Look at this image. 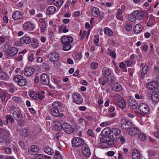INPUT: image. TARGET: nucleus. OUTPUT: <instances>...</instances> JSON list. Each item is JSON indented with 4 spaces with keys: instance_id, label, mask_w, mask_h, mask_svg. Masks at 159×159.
Instances as JSON below:
<instances>
[{
    "instance_id": "1",
    "label": "nucleus",
    "mask_w": 159,
    "mask_h": 159,
    "mask_svg": "<svg viewBox=\"0 0 159 159\" xmlns=\"http://www.w3.org/2000/svg\"><path fill=\"white\" fill-rule=\"evenodd\" d=\"M101 134L103 136H108L101 137L100 143H99L102 148H108L109 145L113 144L114 140L118 139L121 134V130L118 128L111 129L107 127L102 130Z\"/></svg>"
},
{
    "instance_id": "2",
    "label": "nucleus",
    "mask_w": 159,
    "mask_h": 159,
    "mask_svg": "<svg viewBox=\"0 0 159 159\" xmlns=\"http://www.w3.org/2000/svg\"><path fill=\"white\" fill-rule=\"evenodd\" d=\"M144 17L143 14L139 11H135L132 14L131 16L129 17V20L131 22L135 20H142Z\"/></svg>"
},
{
    "instance_id": "3",
    "label": "nucleus",
    "mask_w": 159,
    "mask_h": 159,
    "mask_svg": "<svg viewBox=\"0 0 159 159\" xmlns=\"http://www.w3.org/2000/svg\"><path fill=\"white\" fill-rule=\"evenodd\" d=\"M14 80L17 82V84L20 86H23L26 85L27 81L24 77L20 75H18L13 78Z\"/></svg>"
},
{
    "instance_id": "4",
    "label": "nucleus",
    "mask_w": 159,
    "mask_h": 159,
    "mask_svg": "<svg viewBox=\"0 0 159 159\" xmlns=\"http://www.w3.org/2000/svg\"><path fill=\"white\" fill-rule=\"evenodd\" d=\"M73 102L78 105L82 104L83 98L81 95L77 93H75L72 94Z\"/></svg>"
},
{
    "instance_id": "5",
    "label": "nucleus",
    "mask_w": 159,
    "mask_h": 159,
    "mask_svg": "<svg viewBox=\"0 0 159 159\" xmlns=\"http://www.w3.org/2000/svg\"><path fill=\"white\" fill-rule=\"evenodd\" d=\"M18 50L15 47H10L7 48L5 50V53L7 56L9 57H12L15 56L18 52Z\"/></svg>"
},
{
    "instance_id": "6",
    "label": "nucleus",
    "mask_w": 159,
    "mask_h": 159,
    "mask_svg": "<svg viewBox=\"0 0 159 159\" xmlns=\"http://www.w3.org/2000/svg\"><path fill=\"white\" fill-rule=\"evenodd\" d=\"M62 128L64 131L68 134H71L74 131L73 126L67 123H64L63 124Z\"/></svg>"
},
{
    "instance_id": "7",
    "label": "nucleus",
    "mask_w": 159,
    "mask_h": 159,
    "mask_svg": "<svg viewBox=\"0 0 159 159\" xmlns=\"http://www.w3.org/2000/svg\"><path fill=\"white\" fill-rule=\"evenodd\" d=\"M84 144V140L80 138H76L72 140V145L76 147H80Z\"/></svg>"
},
{
    "instance_id": "8",
    "label": "nucleus",
    "mask_w": 159,
    "mask_h": 159,
    "mask_svg": "<svg viewBox=\"0 0 159 159\" xmlns=\"http://www.w3.org/2000/svg\"><path fill=\"white\" fill-rule=\"evenodd\" d=\"M139 108L140 111L143 113L148 114L149 112V107L146 104L144 103L140 104L139 106Z\"/></svg>"
},
{
    "instance_id": "9",
    "label": "nucleus",
    "mask_w": 159,
    "mask_h": 159,
    "mask_svg": "<svg viewBox=\"0 0 159 159\" xmlns=\"http://www.w3.org/2000/svg\"><path fill=\"white\" fill-rule=\"evenodd\" d=\"M28 151L30 154L35 155L38 153L39 149L37 146L33 145L29 148Z\"/></svg>"
},
{
    "instance_id": "10",
    "label": "nucleus",
    "mask_w": 159,
    "mask_h": 159,
    "mask_svg": "<svg viewBox=\"0 0 159 159\" xmlns=\"http://www.w3.org/2000/svg\"><path fill=\"white\" fill-rule=\"evenodd\" d=\"M40 80L42 84L44 85H46L49 83V77L47 74L43 73L40 75Z\"/></svg>"
},
{
    "instance_id": "11",
    "label": "nucleus",
    "mask_w": 159,
    "mask_h": 159,
    "mask_svg": "<svg viewBox=\"0 0 159 159\" xmlns=\"http://www.w3.org/2000/svg\"><path fill=\"white\" fill-rule=\"evenodd\" d=\"M34 69L31 67H27L25 69V75L27 76H30L33 74L34 72Z\"/></svg>"
},
{
    "instance_id": "12",
    "label": "nucleus",
    "mask_w": 159,
    "mask_h": 159,
    "mask_svg": "<svg viewBox=\"0 0 159 159\" xmlns=\"http://www.w3.org/2000/svg\"><path fill=\"white\" fill-rule=\"evenodd\" d=\"M23 28L24 29L27 30H32L35 28L34 25L32 23L27 21L25 22L23 25Z\"/></svg>"
},
{
    "instance_id": "13",
    "label": "nucleus",
    "mask_w": 159,
    "mask_h": 159,
    "mask_svg": "<svg viewBox=\"0 0 159 159\" xmlns=\"http://www.w3.org/2000/svg\"><path fill=\"white\" fill-rule=\"evenodd\" d=\"M82 152L83 155L85 157H88L90 156L91 152L88 145H85L83 146Z\"/></svg>"
},
{
    "instance_id": "14",
    "label": "nucleus",
    "mask_w": 159,
    "mask_h": 159,
    "mask_svg": "<svg viewBox=\"0 0 159 159\" xmlns=\"http://www.w3.org/2000/svg\"><path fill=\"white\" fill-rule=\"evenodd\" d=\"M127 129H128V134L131 136L136 135L139 132V129L135 127H133L130 129L127 128Z\"/></svg>"
},
{
    "instance_id": "15",
    "label": "nucleus",
    "mask_w": 159,
    "mask_h": 159,
    "mask_svg": "<svg viewBox=\"0 0 159 159\" xmlns=\"http://www.w3.org/2000/svg\"><path fill=\"white\" fill-rule=\"evenodd\" d=\"M61 41L63 44V48L64 50L67 51L70 49L71 46L70 43H72L73 40H61Z\"/></svg>"
},
{
    "instance_id": "16",
    "label": "nucleus",
    "mask_w": 159,
    "mask_h": 159,
    "mask_svg": "<svg viewBox=\"0 0 159 159\" xmlns=\"http://www.w3.org/2000/svg\"><path fill=\"white\" fill-rule=\"evenodd\" d=\"M129 104L130 106L133 109H136L138 106V103L136 100L132 97L129 98Z\"/></svg>"
},
{
    "instance_id": "17",
    "label": "nucleus",
    "mask_w": 159,
    "mask_h": 159,
    "mask_svg": "<svg viewBox=\"0 0 159 159\" xmlns=\"http://www.w3.org/2000/svg\"><path fill=\"white\" fill-rule=\"evenodd\" d=\"M23 16V13L19 11H15L12 15V18L14 20H17L21 18Z\"/></svg>"
},
{
    "instance_id": "18",
    "label": "nucleus",
    "mask_w": 159,
    "mask_h": 159,
    "mask_svg": "<svg viewBox=\"0 0 159 159\" xmlns=\"http://www.w3.org/2000/svg\"><path fill=\"white\" fill-rule=\"evenodd\" d=\"M155 83L156 81H155L148 83L146 84V87L149 90H155L157 89V86Z\"/></svg>"
},
{
    "instance_id": "19",
    "label": "nucleus",
    "mask_w": 159,
    "mask_h": 159,
    "mask_svg": "<svg viewBox=\"0 0 159 159\" xmlns=\"http://www.w3.org/2000/svg\"><path fill=\"white\" fill-rule=\"evenodd\" d=\"M51 112L52 115L56 117H60V118L63 116V113L60 114L59 109L52 108L51 109Z\"/></svg>"
},
{
    "instance_id": "20",
    "label": "nucleus",
    "mask_w": 159,
    "mask_h": 159,
    "mask_svg": "<svg viewBox=\"0 0 159 159\" xmlns=\"http://www.w3.org/2000/svg\"><path fill=\"white\" fill-rule=\"evenodd\" d=\"M151 99L153 104H156L159 100L158 93L155 92H153L152 93Z\"/></svg>"
},
{
    "instance_id": "21",
    "label": "nucleus",
    "mask_w": 159,
    "mask_h": 159,
    "mask_svg": "<svg viewBox=\"0 0 159 159\" xmlns=\"http://www.w3.org/2000/svg\"><path fill=\"white\" fill-rule=\"evenodd\" d=\"M140 153L138 150L134 149L132 154V159H140Z\"/></svg>"
},
{
    "instance_id": "22",
    "label": "nucleus",
    "mask_w": 159,
    "mask_h": 159,
    "mask_svg": "<svg viewBox=\"0 0 159 159\" xmlns=\"http://www.w3.org/2000/svg\"><path fill=\"white\" fill-rule=\"evenodd\" d=\"M112 89L113 91L119 92L122 89V87L119 84L114 83L112 85Z\"/></svg>"
},
{
    "instance_id": "23",
    "label": "nucleus",
    "mask_w": 159,
    "mask_h": 159,
    "mask_svg": "<svg viewBox=\"0 0 159 159\" xmlns=\"http://www.w3.org/2000/svg\"><path fill=\"white\" fill-rule=\"evenodd\" d=\"M59 59L58 54L55 52H53L51 54L49 60L52 61H56Z\"/></svg>"
},
{
    "instance_id": "24",
    "label": "nucleus",
    "mask_w": 159,
    "mask_h": 159,
    "mask_svg": "<svg viewBox=\"0 0 159 159\" xmlns=\"http://www.w3.org/2000/svg\"><path fill=\"white\" fill-rule=\"evenodd\" d=\"M100 12L99 9L97 7H94L92 10L91 14L92 16L94 17H97L99 16Z\"/></svg>"
},
{
    "instance_id": "25",
    "label": "nucleus",
    "mask_w": 159,
    "mask_h": 159,
    "mask_svg": "<svg viewBox=\"0 0 159 159\" xmlns=\"http://www.w3.org/2000/svg\"><path fill=\"white\" fill-rule=\"evenodd\" d=\"M56 11L55 7L53 6L49 7L46 10V13L47 15H52Z\"/></svg>"
},
{
    "instance_id": "26",
    "label": "nucleus",
    "mask_w": 159,
    "mask_h": 159,
    "mask_svg": "<svg viewBox=\"0 0 159 159\" xmlns=\"http://www.w3.org/2000/svg\"><path fill=\"white\" fill-rule=\"evenodd\" d=\"M142 29V27L140 24H138L134 26V33L137 34L141 31Z\"/></svg>"
},
{
    "instance_id": "27",
    "label": "nucleus",
    "mask_w": 159,
    "mask_h": 159,
    "mask_svg": "<svg viewBox=\"0 0 159 159\" xmlns=\"http://www.w3.org/2000/svg\"><path fill=\"white\" fill-rule=\"evenodd\" d=\"M117 104L119 107L122 109L125 108L126 106V102L123 99L119 100L117 102Z\"/></svg>"
},
{
    "instance_id": "28",
    "label": "nucleus",
    "mask_w": 159,
    "mask_h": 159,
    "mask_svg": "<svg viewBox=\"0 0 159 159\" xmlns=\"http://www.w3.org/2000/svg\"><path fill=\"white\" fill-rule=\"evenodd\" d=\"M9 78L8 75L0 69V79L4 80H7L9 79Z\"/></svg>"
},
{
    "instance_id": "29",
    "label": "nucleus",
    "mask_w": 159,
    "mask_h": 159,
    "mask_svg": "<svg viewBox=\"0 0 159 159\" xmlns=\"http://www.w3.org/2000/svg\"><path fill=\"white\" fill-rule=\"evenodd\" d=\"M13 116L14 118L16 120L22 118L23 116L21 113L18 111H15L13 113Z\"/></svg>"
},
{
    "instance_id": "30",
    "label": "nucleus",
    "mask_w": 159,
    "mask_h": 159,
    "mask_svg": "<svg viewBox=\"0 0 159 159\" xmlns=\"http://www.w3.org/2000/svg\"><path fill=\"white\" fill-rule=\"evenodd\" d=\"M54 127L55 129L57 130H61L62 128L61 124L57 120H54L53 121Z\"/></svg>"
},
{
    "instance_id": "31",
    "label": "nucleus",
    "mask_w": 159,
    "mask_h": 159,
    "mask_svg": "<svg viewBox=\"0 0 159 159\" xmlns=\"http://www.w3.org/2000/svg\"><path fill=\"white\" fill-rule=\"evenodd\" d=\"M102 73L104 76H107L111 74V72L108 68L105 67L103 69Z\"/></svg>"
},
{
    "instance_id": "32",
    "label": "nucleus",
    "mask_w": 159,
    "mask_h": 159,
    "mask_svg": "<svg viewBox=\"0 0 159 159\" xmlns=\"http://www.w3.org/2000/svg\"><path fill=\"white\" fill-rule=\"evenodd\" d=\"M44 152L49 155H52L54 153L53 150L49 147H45L44 148Z\"/></svg>"
},
{
    "instance_id": "33",
    "label": "nucleus",
    "mask_w": 159,
    "mask_h": 159,
    "mask_svg": "<svg viewBox=\"0 0 159 159\" xmlns=\"http://www.w3.org/2000/svg\"><path fill=\"white\" fill-rule=\"evenodd\" d=\"M62 106V103L58 101H55L52 103V108L59 109Z\"/></svg>"
},
{
    "instance_id": "34",
    "label": "nucleus",
    "mask_w": 159,
    "mask_h": 159,
    "mask_svg": "<svg viewBox=\"0 0 159 159\" xmlns=\"http://www.w3.org/2000/svg\"><path fill=\"white\" fill-rule=\"evenodd\" d=\"M29 130L25 128L22 130L20 134L22 136L26 137L29 135Z\"/></svg>"
},
{
    "instance_id": "35",
    "label": "nucleus",
    "mask_w": 159,
    "mask_h": 159,
    "mask_svg": "<svg viewBox=\"0 0 159 159\" xmlns=\"http://www.w3.org/2000/svg\"><path fill=\"white\" fill-rule=\"evenodd\" d=\"M53 2L54 5L57 7L61 6L63 2V0H53Z\"/></svg>"
},
{
    "instance_id": "36",
    "label": "nucleus",
    "mask_w": 159,
    "mask_h": 159,
    "mask_svg": "<svg viewBox=\"0 0 159 159\" xmlns=\"http://www.w3.org/2000/svg\"><path fill=\"white\" fill-rule=\"evenodd\" d=\"M104 33L107 35L111 36L112 34V31L109 28L106 27L104 29Z\"/></svg>"
},
{
    "instance_id": "37",
    "label": "nucleus",
    "mask_w": 159,
    "mask_h": 159,
    "mask_svg": "<svg viewBox=\"0 0 159 159\" xmlns=\"http://www.w3.org/2000/svg\"><path fill=\"white\" fill-rule=\"evenodd\" d=\"M146 136L143 133H139L138 135V138L141 140L143 141L146 139Z\"/></svg>"
},
{
    "instance_id": "38",
    "label": "nucleus",
    "mask_w": 159,
    "mask_h": 159,
    "mask_svg": "<svg viewBox=\"0 0 159 159\" xmlns=\"http://www.w3.org/2000/svg\"><path fill=\"white\" fill-rule=\"evenodd\" d=\"M54 159H63V157L58 151H56L54 155Z\"/></svg>"
},
{
    "instance_id": "39",
    "label": "nucleus",
    "mask_w": 159,
    "mask_h": 159,
    "mask_svg": "<svg viewBox=\"0 0 159 159\" xmlns=\"http://www.w3.org/2000/svg\"><path fill=\"white\" fill-rule=\"evenodd\" d=\"M38 94L34 91H31L30 92L29 95L30 98L36 100L37 99Z\"/></svg>"
},
{
    "instance_id": "40",
    "label": "nucleus",
    "mask_w": 159,
    "mask_h": 159,
    "mask_svg": "<svg viewBox=\"0 0 159 159\" xmlns=\"http://www.w3.org/2000/svg\"><path fill=\"white\" fill-rule=\"evenodd\" d=\"M16 120L18 122V125L20 127L23 126L24 125L25 123V121L22 118H21Z\"/></svg>"
},
{
    "instance_id": "41",
    "label": "nucleus",
    "mask_w": 159,
    "mask_h": 159,
    "mask_svg": "<svg viewBox=\"0 0 159 159\" xmlns=\"http://www.w3.org/2000/svg\"><path fill=\"white\" fill-rule=\"evenodd\" d=\"M12 99L15 102L20 103L22 102L21 98L17 96H13L12 97Z\"/></svg>"
},
{
    "instance_id": "42",
    "label": "nucleus",
    "mask_w": 159,
    "mask_h": 159,
    "mask_svg": "<svg viewBox=\"0 0 159 159\" xmlns=\"http://www.w3.org/2000/svg\"><path fill=\"white\" fill-rule=\"evenodd\" d=\"M6 118L8 121L9 120L11 123V124H13L14 122V120L11 115H7L6 116Z\"/></svg>"
},
{
    "instance_id": "43",
    "label": "nucleus",
    "mask_w": 159,
    "mask_h": 159,
    "mask_svg": "<svg viewBox=\"0 0 159 159\" xmlns=\"http://www.w3.org/2000/svg\"><path fill=\"white\" fill-rule=\"evenodd\" d=\"M98 66V64L96 62H92L90 64L91 67L93 70H95L97 68Z\"/></svg>"
},
{
    "instance_id": "44",
    "label": "nucleus",
    "mask_w": 159,
    "mask_h": 159,
    "mask_svg": "<svg viewBox=\"0 0 159 159\" xmlns=\"http://www.w3.org/2000/svg\"><path fill=\"white\" fill-rule=\"evenodd\" d=\"M148 155L149 156H156L157 155L155 151L152 150H148Z\"/></svg>"
},
{
    "instance_id": "45",
    "label": "nucleus",
    "mask_w": 159,
    "mask_h": 159,
    "mask_svg": "<svg viewBox=\"0 0 159 159\" xmlns=\"http://www.w3.org/2000/svg\"><path fill=\"white\" fill-rule=\"evenodd\" d=\"M31 44L32 47L34 48L37 47L39 45L38 40H31Z\"/></svg>"
},
{
    "instance_id": "46",
    "label": "nucleus",
    "mask_w": 159,
    "mask_h": 159,
    "mask_svg": "<svg viewBox=\"0 0 159 159\" xmlns=\"http://www.w3.org/2000/svg\"><path fill=\"white\" fill-rule=\"evenodd\" d=\"M47 25L46 23H43L42 24L41 26V30L42 32H44L46 28H47Z\"/></svg>"
},
{
    "instance_id": "47",
    "label": "nucleus",
    "mask_w": 159,
    "mask_h": 159,
    "mask_svg": "<svg viewBox=\"0 0 159 159\" xmlns=\"http://www.w3.org/2000/svg\"><path fill=\"white\" fill-rule=\"evenodd\" d=\"M118 139H119L120 140L121 143L122 144H124L125 142V137L121 136V135H120V136L119 138H118Z\"/></svg>"
},
{
    "instance_id": "48",
    "label": "nucleus",
    "mask_w": 159,
    "mask_h": 159,
    "mask_svg": "<svg viewBox=\"0 0 159 159\" xmlns=\"http://www.w3.org/2000/svg\"><path fill=\"white\" fill-rule=\"evenodd\" d=\"M118 10V12L116 15V17L117 19L120 20L121 19L122 17L121 16H120V15L122 14V11L120 9H119Z\"/></svg>"
},
{
    "instance_id": "49",
    "label": "nucleus",
    "mask_w": 159,
    "mask_h": 159,
    "mask_svg": "<svg viewBox=\"0 0 159 159\" xmlns=\"http://www.w3.org/2000/svg\"><path fill=\"white\" fill-rule=\"evenodd\" d=\"M82 58V56L81 54L79 53H77L75 56L74 58L76 60L79 61Z\"/></svg>"
},
{
    "instance_id": "50",
    "label": "nucleus",
    "mask_w": 159,
    "mask_h": 159,
    "mask_svg": "<svg viewBox=\"0 0 159 159\" xmlns=\"http://www.w3.org/2000/svg\"><path fill=\"white\" fill-rule=\"evenodd\" d=\"M5 152L7 154H11V149L8 147H6L5 149Z\"/></svg>"
},
{
    "instance_id": "51",
    "label": "nucleus",
    "mask_w": 159,
    "mask_h": 159,
    "mask_svg": "<svg viewBox=\"0 0 159 159\" xmlns=\"http://www.w3.org/2000/svg\"><path fill=\"white\" fill-rule=\"evenodd\" d=\"M125 28L127 31H129L132 29V26L129 24H126L125 26Z\"/></svg>"
},
{
    "instance_id": "52",
    "label": "nucleus",
    "mask_w": 159,
    "mask_h": 159,
    "mask_svg": "<svg viewBox=\"0 0 159 159\" xmlns=\"http://www.w3.org/2000/svg\"><path fill=\"white\" fill-rule=\"evenodd\" d=\"M70 39H71L72 40L73 39V38L71 36L66 35L62 36L61 40H70Z\"/></svg>"
},
{
    "instance_id": "53",
    "label": "nucleus",
    "mask_w": 159,
    "mask_h": 159,
    "mask_svg": "<svg viewBox=\"0 0 159 159\" xmlns=\"http://www.w3.org/2000/svg\"><path fill=\"white\" fill-rule=\"evenodd\" d=\"M152 94L150 91H148L146 92V97L149 99H152Z\"/></svg>"
},
{
    "instance_id": "54",
    "label": "nucleus",
    "mask_w": 159,
    "mask_h": 159,
    "mask_svg": "<svg viewBox=\"0 0 159 159\" xmlns=\"http://www.w3.org/2000/svg\"><path fill=\"white\" fill-rule=\"evenodd\" d=\"M111 124V122L110 121H107L101 123L100 125L102 127H104L106 125H110Z\"/></svg>"
},
{
    "instance_id": "55",
    "label": "nucleus",
    "mask_w": 159,
    "mask_h": 159,
    "mask_svg": "<svg viewBox=\"0 0 159 159\" xmlns=\"http://www.w3.org/2000/svg\"><path fill=\"white\" fill-rule=\"evenodd\" d=\"M15 45L16 46H23V43H22V41L20 40H18L16 41L15 43Z\"/></svg>"
},
{
    "instance_id": "56",
    "label": "nucleus",
    "mask_w": 159,
    "mask_h": 159,
    "mask_svg": "<svg viewBox=\"0 0 159 159\" xmlns=\"http://www.w3.org/2000/svg\"><path fill=\"white\" fill-rule=\"evenodd\" d=\"M148 70V66H145L143 68L142 72L146 74Z\"/></svg>"
},
{
    "instance_id": "57",
    "label": "nucleus",
    "mask_w": 159,
    "mask_h": 159,
    "mask_svg": "<svg viewBox=\"0 0 159 159\" xmlns=\"http://www.w3.org/2000/svg\"><path fill=\"white\" fill-rule=\"evenodd\" d=\"M88 134L90 136L94 137V134L93 132L91 129H89L87 131Z\"/></svg>"
},
{
    "instance_id": "58",
    "label": "nucleus",
    "mask_w": 159,
    "mask_h": 159,
    "mask_svg": "<svg viewBox=\"0 0 159 159\" xmlns=\"http://www.w3.org/2000/svg\"><path fill=\"white\" fill-rule=\"evenodd\" d=\"M19 144L22 148L24 149L25 148V142L21 140L19 141Z\"/></svg>"
},
{
    "instance_id": "59",
    "label": "nucleus",
    "mask_w": 159,
    "mask_h": 159,
    "mask_svg": "<svg viewBox=\"0 0 159 159\" xmlns=\"http://www.w3.org/2000/svg\"><path fill=\"white\" fill-rule=\"evenodd\" d=\"M10 85L11 88L9 89V91L11 93H13L15 91L14 85L12 84H10Z\"/></svg>"
},
{
    "instance_id": "60",
    "label": "nucleus",
    "mask_w": 159,
    "mask_h": 159,
    "mask_svg": "<svg viewBox=\"0 0 159 159\" xmlns=\"http://www.w3.org/2000/svg\"><path fill=\"white\" fill-rule=\"evenodd\" d=\"M34 57V55L32 54H30L28 55V60L30 61H32Z\"/></svg>"
},
{
    "instance_id": "61",
    "label": "nucleus",
    "mask_w": 159,
    "mask_h": 159,
    "mask_svg": "<svg viewBox=\"0 0 159 159\" xmlns=\"http://www.w3.org/2000/svg\"><path fill=\"white\" fill-rule=\"evenodd\" d=\"M11 141V139L9 138L5 139L4 140V143L7 145L9 144Z\"/></svg>"
},
{
    "instance_id": "62",
    "label": "nucleus",
    "mask_w": 159,
    "mask_h": 159,
    "mask_svg": "<svg viewBox=\"0 0 159 159\" xmlns=\"http://www.w3.org/2000/svg\"><path fill=\"white\" fill-rule=\"evenodd\" d=\"M115 154V152L113 151H109L107 152V155L109 156H112Z\"/></svg>"
},
{
    "instance_id": "63",
    "label": "nucleus",
    "mask_w": 159,
    "mask_h": 159,
    "mask_svg": "<svg viewBox=\"0 0 159 159\" xmlns=\"http://www.w3.org/2000/svg\"><path fill=\"white\" fill-rule=\"evenodd\" d=\"M31 38L28 37L27 35H25V36L22 37L20 40H30Z\"/></svg>"
},
{
    "instance_id": "64",
    "label": "nucleus",
    "mask_w": 159,
    "mask_h": 159,
    "mask_svg": "<svg viewBox=\"0 0 159 159\" xmlns=\"http://www.w3.org/2000/svg\"><path fill=\"white\" fill-rule=\"evenodd\" d=\"M135 98L138 99H141L143 98V96L141 95H139L138 93H136L135 95Z\"/></svg>"
}]
</instances>
